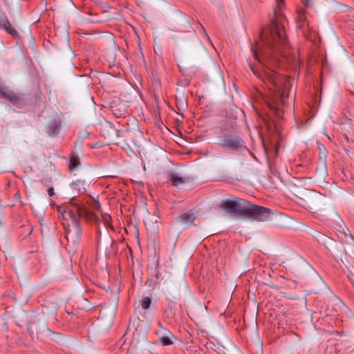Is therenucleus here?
Segmentation results:
<instances>
[{"label":"nucleus","mask_w":354,"mask_h":354,"mask_svg":"<svg viewBox=\"0 0 354 354\" xmlns=\"http://www.w3.org/2000/svg\"><path fill=\"white\" fill-rule=\"evenodd\" d=\"M195 218V214L192 210L182 214L171 224L169 232L174 235L178 236L183 230L193 223Z\"/></svg>","instance_id":"5"},{"label":"nucleus","mask_w":354,"mask_h":354,"mask_svg":"<svg viewBox=\"0 0 354 354\" xmlns=\"http://www.w3.org/2000/svg\"><path fill=\"white\" fill-rule=\"evenodd\" d=\"M70 186L73 189L77 191L78 192L83 193L86 191L88 184L85 180L78 179L73 181Z\"/></svg>","instance_id":"11"},{"label":"nucleus","mask_w":354,"mask_h":354,"mask_svg":"<svg viewBox=\"0 0 354 354\" xmlns=\"http://www.w3.org/2000/svg\"><path fill=\"white\" fill-rule=\"evenodd\" d=\"M48 194L50 196H53L55 194L53 187H49L48 189Z\"/></svg>","instance_id":"15"},{"label":"nucleus","mask_w":354,"mask_h":354,"mask_svg":"<svg viewBox=\"0 0 354 354\" xmlns=\"http://www.w3.org/2000/svg\"><path fill=\"white\" fill-rule=\"evenodd\" d=\"M243 215L252 218L257 221H265L270 217L271 212L268 208L254 205L247 201L245 209L243 210Z\"/></svg>","instance_id":"3"},{"label":"nucleus","mask_w":354,"mask_h":354,"mask_svg":"<svg viewBox=\"0 0 354 354\" xmlns=\"http://www.w3.org/2000/svg\"><path fill=\"white\" fill-rule=\"evenodd\" d=\"M75 197L70 200V204L74 209H68L64 205L57 207V212L60 214L62 225L65 230L66 238L68 242L75 243L81 239L82 229L79 223L81 206L73 203Z\"/></svg>","instance_id":"2"},{"label":"nucleus","mask_w":354,"mask_h":354,"mask_svg":"<svg viewBox=\"0 0 354 354\" xmlns=\"http://www.w3.org/2000/svg\"><path fill=\"white\" fill-rule=\"evenodd\" d=\"M305 6H310V0H301Z\"/></svg>","instance_id":"16"},{"label":"nucleus","mask_w":354,"mask_h":354,"mask_svg":"<svg viewBox=\"0 0 354 354\" xmlns=\"http://www.w3.org/2000/svg\"><path fill=\"white\" fill-rule=\"evenodd\" d=\"M170 180L172 183V185L175 187H178L180 185L185 183V179L180 177L178 174L171 173L169 176Z\"/></svg>","instance_id":"12"},{"label":"nucleus","mask_w":354,"mask_h":354,"mask_svg":"<svg viewBox=\"0 0 354 354\" xmlns=\"http://www.w3.org/2000/svg\"><path fill=\"white\" fill-rule=\"evenodd\" d=\"M277 4L279 6H280L281 4H283L284 1L283 0H276Z\"/></svg>","instance_id":"17"},{"label":"nucleus","mask_w":354,"mask_h":354,"mask_svg":"<svg viewBox=\"0 0 354 354\" xmlns=\"http://www.w3.org/2000/svg\"><path fill=\"white\" fill-rule=\"evenodd\" d=\"M217 144L231 151H241L246 149L245 142L241 138L227 134L218 136Z\"/></svg>","instance_id":"4"},{"label":"nucleus","mask_w":354,"mask_h":354,"mask_svg":"<svg viewBox=\"0 0 354 354\" xmlns=\"http://www.w3.org/2000/svg\"><path fill=\"white\" fill-rule=\"evenodd\" d=\"M247 201L234 198L233 199L224 200L220 205V207L227 213H239L243 215V210L245 209Z\"/></svg>","instance_id":"6"},{"label":"nucleus","mask_w":354,"mask_h":354,"mask_svg":"<svg viewBox=\"0 0 354 354\" xmlns=\"http://www.w3.org/2000/svg\"><path fill=\"white\" fill-rule=\"evenodd\" d=\"M61 120L58 115L52 120L48 125L47 131L50 136H55L59 132Z\"/></svg>","instance_id":"8"},{"label":"nucleus","mask_w":354,"mask_h":354,"mask_svg":"<svg viewBox=\"0 0 354 354\" xmlns=\"http://www.w3.org/2000/svg\"><path fill=\"white\" fill-rule=\"evenodd\" d=\"M151 302V299L149 297H146L141 300V306L143 309H147L149 308Z\"/></svg>","instance_id":"14"},{"label":"nucleus","mask_w":354,"mask_h":354,"mask_svg":"<svg viewBox=\"0 0 354 354\" xmlns=\"http://www.w3.org/2000/svg\"><path fill=\"white\" fill-rule=\"evenodd\" d=\"M0 97L8 100L12 103H16L19 100V97L15 93L11 91L8 86H5L0 80Z\"/></svg>","instance_id":"7"},{"label":"nucleus","mask_w":354,"mask_h":354,"mask_svg":"<svg viewBox=\"0 0 354 354\" xmlns=\"http://www.w3.org/2000/svg\"><path fill=\"white\" fill-rule=\"evenodd\" d=\"M287 47L284 27L277 19H273L270 25L261 31L260 41H257L252 49L254 59L258 61V66L249 64L256 76L270 84L269 88L272 94L267 97L266 103L270 110L278 118L282 117V106L285 105L286 99L288 97L290 82L288 78L279 76L269 65L279 64L280 56L285 58L284 50Z\"/></svg>","instance_id":"1"},{"label":"nucleus","mask_w":354,"mask_h":354,"mask_svg":"<svg viewBox=\"0 0 354 354\" xmlns=\"http://www.w3.org/2000/svg\"><path fill=\"white\" fill-rule=\"evenodd\" d=\"M160 327V330L158 332V334L161 335L160 337V341L163 346H168L172 344V341L170 338L172 335L169 331L164 328L161 324H159Z\"/></svg>","instance_id":"9"},{"label":"nucleus","mask_w":354,"mask_h":354,"mask_svg":"<svg viewBox=\"0 0 354 354\" xmlns=\"http://www.w3.org/2000/svg\"><path fill=\"white\" fill-rule=\"evenodd\" d=\"M2 24H0V28H3L5 29L8 33L12 36H17V30L11 26L10 21H8L6 15L3 13L1 17Z\"/></svg>","instance_id":"10"},{"label":"nucleus","mask_w":354,"mask_h":354,"mask_svg":"<svg viewBox=\"0 0 354 354\" xmlns=\"http://www.w3.org/2000/svg\"><path fill=\"white\" fill-rule=\"evenodd\" d=\"M80 164V159L77 156L72 155L69 162V169L73 171Z\"/></svg>","instance_id":"13"}]
</instances>
